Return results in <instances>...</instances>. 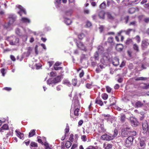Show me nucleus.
I'll return each instance as SVG.
<instances>
[{
  "instance_id": "16",
  "label": "nucleus",
  "mask_w": 149,
  "mask_h": 149,
  "mask_svg": "<svg viewBox=\"0 0 149 149\" xmlns=\"http://www.w3.org/2000/svg\"><path fill=\"white\" fill-rule=\"evenodd\" d=\"M112 63L113 65L115 66L118 65L119 64L118 59L116 57L114 58L113 60Z\"/></svg>"
},
{
  "instance_id": "51",
  "label": "nucleus",
  "mask_w": 149,
  "mask_h": 149,
  "mask_svg": "<svg viewBox=\"0 0 149 149\" xmlns=\"http://www.w3.org/2000/svg\"><path fill=\"white\" fill-rule=\"evenodd\" d=\"M107 92L108 93H110L111 91V88L109 86H107L106 87Z\"/></svg>"
},
{
  "instance_id": "56",
  "label": "nucleus",
  "mask_w": 149,
  "mask_h": 149,
  "mask_svg": "<svg viewBox=\"0 0 149 149\" xmlns=\"http://www.w3.org/2000/svg\"><path fill=\"white\" fill-rule=\"evenodd\" d=\"M77 83V80L76 79H72V84L74 86H76Z\"/></svg>"
},
{
  "instance_id": "21",
  "label": "nucleus",
  "mask_w": 149,
  "mask_h": 149,
  "mask_svg": "<svg viewBox=\"0 0 149 149\" xmlns=\"http://www.w3.org/2000/svg\"><path fill=\"white\" fill-rule=\"evenodd\" d=\"M123 47L122 45L119 44L117 45L116 47V49L117 51H121L122 50Z\"/></svg>"
},
{
  "instance_id": "59",
  "label": "nucleus",
  "mask_w": 149,
  "mask_h": 149,
  "mask_svg": "<svg viewBox=\"0 0 149 149\" xmlns=\"http://www.w3.org/2000/svg\"><path fill=\"white\" fill-rule=\"evenodd\" d=\"M22 38L24 41H26L27 40V36L26 35H24L22 36Z\"/></svg>"
},
{
  "instance_id": "57",
  "label": "nucleus",
  "mask_w": 149,
  "mask_h": 149,
  "mask_svg": "<svg viewBox=\"0 0 149 149\" xmlns=\"http://www.w3.org/2000/svg\"><path fill=\"white\" fill-rule=\"evenodd\" d=\"M81 139L84 141H86L87 140L86 136L85 135L82 136H81Z\"/></svg>"
},
{
  "instance_id": "30",
  "label": "nucleus",
  "mask_w": 149,
  "mask_h": 149,
  "mask_svg": "<svg viewBox=\"0 0 149 149\" xmlns=\"http://www.w3.org/2000/svg\"><path fill=\"white\" fill-rule=\"evenodd\" d=\"M32 50V49L30 47L27 48V51L25 53L26 56H29Z\"/></svg>"
},
{
  "instance_id": "45",
  "label": "nucleus",
  "mask_w": 149,
  "mask_h": 149,
  "mask_svg": "<svg viewBox=\"0 0 149 149\" xmlns=\"http://www.w3.org/2000/svg\"><path fill=\"white\" fill-rule=\"evenodd\" d=\"M132 30H133L132 29H129L126 31H124L125 32L126 34L129 35L131 31Z\"/></svg>"
},
{
  "instance_id": "50",
  "label": "nucleus",
  "mask_w": 149,
  "mask_h": 149,
  "mask_svg": "<svg viewBox=\"0 0 149 149\" xmlns=\"http://www.w3.org/2000/svg\"><path fill=\"white\" fill-rule=\"evenodd\" d=\"M73 134H71L70 135V138L69 139V140L70 142H73Z\"/></svg>"
},
{
  "instance_id": "3",
  "label": "nucleus",
  "mask_w": 149,
  "mask_h": 149,
  "mask_svg": "<svg viewBox=\"0 0 149 149\" xmlns=\"http://www.w3.org/2000/svg\"><path fill=\"white\" fill-rule=\"evenodd\" d=\"M118 134V131L117 129H115L113 131V134L112 136H110L105 134L102 135L101 137V139L103 140L109 141L114 139Z\"/></svg>"
},
{
  "instance_id": "2",
  "label": "nucleus",
  "mask_w": 149,
  "mask_h": 149,
  "mask_svg": "<svg viewBox=\"0 0 149 149\" xmlns=\"http://www.w3.org/2000/svg\"><path fill=\"white\" fill-rule=\"evenodd\" d=\"M8 18L9 21L8 23L5 24L4 26L6 29L10 30L14 26L13 23L15 20L16 17L14 15H10Z\"/></svg>"
},
{
  "instance_id": "17",
  "label": "nucleus",
  "mask_w": 149,
  "mask_h": 149,
  "mask_svg": "<svg viewBox=\"0 0 149 149\" xmlns=\"http://www.w3.org/2000/svg\"><path fill=\"white\" fill-rule=\"evenodd\" d=\"M105 14V12L104 11L101 10L98 13V16L100 18L104 19V18Z\"/></svg>"
},
{
  "instance_id": "8",
  "label": "nucleus",
  "mask_w": 149,
  "mask_h": 149,
  "mask_svg": "<svg viewBox=\"0 0 149 149\" xmlns=\"http://www.w3.org/2000/svg\"><path fill=\"white\" fill-rule=\"evenodd\" d=\"M17 7L20 10V11L18 12V13L20 16L22 15V14L23 13H24L25 15L26 14V13L25 10L22 6L20 5H18L17 6Z\"/></svg>"
},
{
  "instance_id": "61",
  "label": "nucleus",
  "mask_w": 149,
  "mask_h": 149,
  "mask_svg": "<svg viewBox=\"0 0 149 149\" xmlns=\"http://www.w3.org/2000/svg\"><path fill=\"white\" fill-rule=\"evenodd\" d=\"M86 86L88 88H92V85L90 84H87L86 85Z\"/></svg>"
},
{
  "instance_id": "54",
  "label": "nucleus",
  "mask_w": 149,
  "mask_h": 149,
  "mask_svg": "<svg viewBox=\"0 0 149 149\" xmlns=\"http://www.w3.org/2000/svg\"><path fill=\"white\" fill-rule=\"evenodd\" d=\"M15 32L16 34L17 35L20 36V30L18 28H17L16 29Z\"/></svg>"
},
{
  "instance_id": "9",
  "label": "nucleus",
  "mask_w": 149,
  "mask_h": 149,
  "mask_svg": "<svg viewBox=\"0 0 149 149\" xmlns=\"http://www.w3.org/2000/svg\"><path fill=\"white\" fill-rule=\"evenodd\" d=\"M130 121L131 125L133 127H135L138 125V123L136 118H131Z\"/></svg>"
},
{
  "instance_id": "41",
  "label": "nucleus",
  "mask_w": 149,
  "mask_h": 149,
  "mask_svg": "<svg viewBox=\"0 0 149 149\" xmlns=\"http://www.w3.org/2000/svg\"><path fill=\"white\" fill-rule=\"evenodd\" d=\"M134 38L135 39L138 43H139L141 41L140 37L138 35L136 36Z\"/></svg>"
},
{
  "instance_id": "18",
  "label": "nucleus",
  "mask_w": 149,
  "mask_h": 149,
  "mask_svg": "<svg viewBox=\"0 0 149 149\" xmlns=\"http://www.w3.org/2000/svg\"><path fill=\"white\" fill-rule=\"evenodd\" d=\"M106 14L107 16V18L109 20H112L114 19V17L111 15L110 13L109 12H107Z\"/></svg>"
},
{
  "instance_id": "47",
  "label": "nucleus",
  "mask_w": 149,
  "mask_h": 149,
  "mask_svg": "<svg viewBox=\"0 0 149 149\" xmlns=\"http://www.w3.org/2000/svg\"><path fill=\"white\" fill-rule=\"evenodd\" d=\"M72 13V10H70L66 12V14L68 16H70Z\"/></svg>"
},
{
  "instance_id": "39",
  "label": "nucleus",
  "mask_w": 149,
  "mask_h": 149,
  "mask_svg": "<svg viewBox=\"0 0 149 149\" xmlns=\"http://www.w3.org/2000/svg\"><path fill=\"white\" fill-rule=\"evenodd\" d=\"M78 36L79 39H82L84 37L85 35L83 33H81L79 34Z\"/></svg>"
},
{
  "instance_id": "33",
  "label": "nucleus",
  "mask_w": 149,
  "mask_h": 149,
  "mask_svg": "<svg viewBox=\"0 0 149 149\" xmlns=\"http://www.w3.org/2000/svg\"><path fill=\"white\" fill-rule=\"evenodd\" d=\"M147 79L146 77H137L135 78V79L136 81L138 80H145Z\"/></svg>"
},
{
  "instance_id": "55",
  "label": "nucleus",
  "mask_w": 149,
  "mask_h": 149,
  "mask_svg": "<svg viewBox=\"0 0 149 149\" xmlns=\"http://www.w3.org/2000/svg\"><path fill=\"white\" fill-rule=\"evenodd\" d=\"M36 65L37 69H40L42 66V65L40 63L36 64Z\"/></svg>"
},
{
  "instance_id": "31",
  "label": "nucleus",
  "mask_w": 149,
  "mask_h": 149,
  "mask_svg": "<svg viewBox=\"0 0 149 149\" xmlns=\"http://www.w3.org/2000/svg\"><path fill=\"white\" fill-rule=\"evenodd\" d=\"M102 98L104 100H106L108 98V95L106 93H103L101 95Z\"/></svg>"
},
{
  "instance_id": "52",
  "label": "nucleus",
  "mask_w": 149,
  "mask_h": 149,
  "mask_svg": "<svg viewBox=\"0 0 149 149\" xmlns=\"http://www.w3.org/2000/svg\"><path fill=\"white\" fill-rule=\"evenodd\" d=\"M104 58H107L106 57H103V58L101 59L100 61L103 64L105 63L106 60L104 59Z\"/></svg>"
},
{
  "instance_id": "4",
  "label": "nucleus",
  "mask_w": 149,
  "mask_h": 149,
  "mask_svg": "<svg viewBox=\"0 0 149 149\" xmlns=\"http://www.w3.org/2000/svg\"><path fill=\"white\" fill-rule=\"evenodd\" d=\"M6 40L9 42L10 44L11 45H17L19 42V38L14 36L7 37Z\"/></svg>"
},
{
  "instance_id": "35",
  "label": "nucleus",
  "mask_w": 149,
  "mask_h": 149,
  "mask_svg": "<svg viewBox=\"0 0 149 149\" xmlns=\"http://www.w3.org/2000/svg\"><path fill=\"white\" fill-rule=\"evenodd\" d=\"M71 145L72 143L69 141H67L65 143V147L67 148H69Z\"/></svg>"
},
{
  "instance_id": "32",
  "label": "nucleus",
  "mask_w": 149,
  "mask_h": 149,
  "mask_svg": "<svg viewBox=\"0 0 149 149\" xmlns=\"http://www.w3.org/2000/svg\"><path fill=\"white\" fill-rule=\"evenodd\" d=\"M125 116L123 114H121L120 115V120L122 122L125 121Z\"/></svg>"
},
{
  "instance_id": "24",
  "label": "nucleus",
  "mask_w": 149,
  "mask_h": 149,
  "mask_svg": "<svg viewBox=\"0 0 149 149\" xmlns=\"http://www.w3.org/2000/svg\"><path fill=\"white\" fill-rule=\"evenodd\" d=\"M95 103H96L100 105L101 106H102L103 104L102 101L101 100H100L99 98H97L95 100Z\"/></svg>"
},
{
  "instance_id": "37",
  "label": "nucleus",
  "mask_w": 149,
  "mask_h": 149,
  "mask_svg": "<svg viewBox=\"0 0 149 149\" xmlns=\"http://www.w3.org/2000/svg\"><path fill=\"white\" fill-rule=\"evenodd\" d=\"M106 7V4L105 1L102 3L100 6V8L102 9H104Z\"/></svg>"
},
{
  "instance_id": "6",
  "label": "nucleus",
  "mask_w": 149,
  "mask_h": 149,
  "mask_svg": "<svg viewBox=\"0 0 149 149\" xmlns=\"http://www.w3.org/2000/svg\"><path fill=\"white\" fill-rule=\"evenodd\" d=\"M143 129L145 132H147L149 134V125H148L146 120H144L142 123Z\"/></svg>"
},
{
  "instance_id": "25",
  "label": "nucleus",
  "mask_w": 149,
  "mask_h": 149,
  "mask_svg": "<svg viewBox=\"0 0 149 149\" xmlns=\"http://www.w3.org/2000/svg\"><path fill=\"white\" fill-rule=\"evenodd\" d=\"M61 76H57V77L54 79V80L55 82V83H56L59 82L61 81Z\"/></svg>"
},
{
  "instance_id": "58",
  "label": "nucleus",
  "mask_w": 149,
  "mask_h": 149,
  "mask_svg": "<svg viewBox=\"0 0 149 149\" xmlns=\"http://www.w3.org/2000/svg\"><path fill=\"white\" fill-rule=\"evenodd\" d=\"M65 134L68 133L69 132V126L68 125V124H67V125L66 126V128L65 129Z\"/></svg>"
},
{
  "instance_id": "12",
  "label": "nucleus",
  "mask_w": 149,
  "mask_h": 149,
  "mask_svg": "<svg viewBox=\"0 0 149 149\" xmlns=\"http://www.w3.org/2000/svg\"><path fill=\"white\" fill-rule=\"evenodd\" d=\"M104 117H107L105 118V119L107 120L109 123H113V121L114 119L111 117L108 116L107 115H104Z\"/></svg>"
},
{
  "instance_id": "48",
  "label": "nucleus",
  "mask_w": 149,
  "mask_h": 149,
  "mask_svg": "<svg viewBox=\"0 0 149 149\" xmlns=\"http://www.w3.org/2000/svg\"><path fill=\"white\" fill-rule=\"evenodd\" d=\"M123 2L126 5L131 4V3H130V2H129V0H124L123 1Z\"/></svg>"
},
{
  "instance_id": "19",
  "label": "nucleus",
  "mask_w": 149,
  "mask_h": 149,
  "mask_svg": "<svg viewBox=\"0 0 149 149\" xmlns=\"http://www.w3.org/2000/svg\"><path fill=\"white\" fill-rule=\"evenodd\" d=\"M112 147V145L109 143H104L103 144V148L105 149H110Z\"/></svg>"
},
{
  "instance_id": "15",
  "label": "nucleus",
  "mask_w": 149,
  "mask_h": 149,
  "mask_svg": "<svg viewBox=\"0 0 149 149\" xmlns=\"http://www.w3.org/2000/svg\"><path fill=\"white\" fill-rule=\"evenodd\" d=\"M149 44L148 42L146 40H144L142 42L141 46L143 49L146 48Z\"/></svg>"
},
{
  "instance_id": "5",
  "label": "nucleus",
  "mask_w": 149,
  "mask_h": 149,
  "mask_svg": "<svg viewBox=\"0 0 149 149\" xmlns=\"http://www.w3.org/2000/svg\"><path fill=\"white\" fill-rule=\"evenodd\" d=\"M74 41L76 43L77 46L79 48L82 50L86 51V46L82 42L77 41L76 39H74Z\"/></svg>"
},
{
  "instance_id": "46",
  "label": "nucleus",
  "mask_w": 149,
  "mask_h": 149,
  "mask_svg": "<svg viewBox=\"0 0 149 149\" xmlns=\"http://www.w3.org/2000/svg\"><path fill=\"white\" fill-rule=\"evenodd\" d=\"M44 146L45 147V149H50L49 146V144L47 142H45L44 143Z\"/></svg>"
},
{
  "instance_id": "62",
  "label": "nucleus",
  "mask_w": 149,
  "mask_h": 149,
  "mask_svg": "<svg viewBox=\"0 0 149 149\" xmlns=\"http://www.w3.org/2000/svg\"><path fill=\"white\" fill-rule=\"evenodd\" d=\"M54 68L55 70H60L62 68V67H61L54 66Z\"/></svg>"
},
{
  "instance_id": "49",
  "label": "nucleus",
  "mask_w": 149,
  "mask_h": 149,
  "mask_svg": "<svg viewBox=\"0 0 149 149\" xmlns=\"http://www.w3.org/2000/svg\"><path fill=\"white\" fill-rule=\"evenodd\" d=\"M13 134V130H12L11 131H10V132H9L8 133L6 134V136L7 137H8L9 136H12Z\"/></svg>"
},
{
  "instance_id": "23",
  "label": "nucleus",
  "mask_w": 149,
  "mask_h": 149,
  "mask_svg": "<svg viewBox=\"0 0 149 149\" xmlns=\"http://www.w3.org/2000/svg\"><path fill=\"white\" fill-rule=\"evenodd\" d=\"M139 11V9L136 8H131L129 10V13L130 14H132L136 11Z\"/></svg>"
},
{
  "instance_id": "20",
  "label": "nucleus",
  "mask_w": 149,
  "mask_h": 149,
  "mask_svg": "<svg viewBox=\"0 0 149 149\" xmlns=\"http://www.w3.org/2000/svg\"><path fill=\"white\" fill-rule=\"evenodd\" d=\"M144 103L142 102L138 101L136 102L135 104V107L136 108L141 107L143 106Z\"/></svg>"
},
{
  "instance_id": "42",
  "label": "nucleus",
  "mask_w": 149,
  "mask_h": 149,
  "mask_svg": "<svg viewBox=\"0 0 149 149\" xmlns=\"http://www.w3.org/2000/svg\"><path fill=\"white\" fill-rule=\"evenodd\" d=\"M95 59L96 60H98L99 59V54L97 52H96L94 54Z\"/></svg>"
},
{
  "instance_id": "26",
  "label": "nucleus",
  "mask_w": 149,
  "mask_h": 149,
  "mask_svg": "<svg viewBox=\"0 0 149 149\" xmlns=\"http://www.w3.org/2000/svg\"><path fill=\"white\" fill-rule=\"evenodd\" d=\"M47 83L48 84L50 85L53 84H55V82L54 81V79L51 78L49 79L47 81Z\"/></svg>"
},
{
  "instance_id": "11",
  "label": "nucleus",
  "mask_w": 149,
  "mask_h": 149,
  "mask_svg": "<svg viewBox=\"0 0 149 149\" xmlns=\"http://www.w3.org/2000/svg\"><path fill=\"white\" fill-rule=\"evenodd\" d=\"M20 20L22 22L26 24L29 23L31 22V21L29 19L24 17H22Z\"/></svg>"
},
{
  "instance_id": "44",
  "label": "nucleus",
  "mask_w": 149,
  "mask_h": 149,
  "mask_svg": "<svg viewBox=\"0 0 149 149\" xmlns=\"http://www.w3.org/2000/svg\"><path fill=\"white\" fill-rule=\"evenodd\" d=\"M61 0H55V2L54 3L56 6L57 7H58V5L61 3Z\"/></svg>"
},
{
  "instance_id": "29",
  "label": "nucleus",
  "mask_w": 149,
  "mask_h": 149,
  "mask_svg": "<svg viewBox=\"0 0 149 149\" xmlns=\"http://www.w3.org/2000/svg\"><path fill=\"white\" fill-rule=\"evenodd\" d=\"M35 131V130H31L29 133V137H30L33 136L36 133Z\"/></svg>"
},
{
  "instance_id": "13",
  "label": "nucleus",
  "mask_w": 149,
  "mask_h": 149,
  "mask_svg": "<svg viewBox=\"0 0 149 149\" xmlns=\"http://www.w3.org/2000/svg\"><path fill=\"white\" fill-rule=\"evenodd\" d=\"M145 142L143 140L141 141L139 143V145H138V147L139 149H143L145 147Z\"/></svg>"
},
{
  "instance_id": "64",
  "label": "nucleus",
  "mask_w": 149,
  "mask_h": 149,
  "mask_svg": "<svg viewBox=\"0 0 149 149\" xmlns=\"http://www.w3.org/2000/svg\"><path fill=\"white\" fill-rule=\"evenodd\" d=\"M91 23L90 22H87L86 23V25L87 27H89L91 26Z\"/></svg>"
},
{
  "instance_id": "7",
  "label": "nucleus",
  "mask_w": 149,
  "mask_h": 149,
  "mask_svg": "<svg viewBox=\"0 0 149 149\" xmlns=\"http://www.w3.org/2000/svg\"><path fill=\"white\" fill-rule=\"evenodd\" d=\"M134 137L132 136H130L126 139L125 142V145L127 147L131 146L134 140Z\"/></svg>"
},
{
  "instance_id": "28",
  "label": "nucleus",
  "mask_w": 149,
  "mask_h": 149,
  "mask_svg": "<svg viewBox=\"0 0 149 149\" xmlns=\"http://www.w3.org/2000/svg\"><path fill=\"white\" fill-rule=\"evenodd\" d=\"M65 23L67 25L70 24L72 23V21L70 19L68 18H65L64 19Z\"/></svg>"
},
{
  "instance_id": "27",
  "label": "nucleus",
  "mask_w": 149,
  "mask_h": 149,
  "mask_svg": "<svg viewBox=\"0 0 149 149\" xmlns=\"http://www.w3.org/2000/svg\"><path fill=\"white\" fill-rule=\"evenodd\" d=\"M141 87L143 89H147L149 88V84H143L141 85Z\"/></svg>"
},
{
  "instance_id": "36",
  "label": "nucleus",
  "mask_w": 149,
  "mask_h": 149,
  "mask_svg": "<svg viewBox=\"0 0 149 149\" xmlns=\"http://www.w3.org/2000/svg\"><path fill=\"white\" fill-rule=\"evenodd\" d=\"M129 134V132L128 131L125 130L123 131L122 133L123 135L124 136H126Z\"/></svg>"
},
{
  "instance_id": "38",
  "label": "nucleus",
  "mask_w": 149,
  "mask_h": 149,
  "mask_svg": "<svg viewBox=\"0 0 149 149\" xmlns=\"http://www.w3.org/2000/svg\"><path fill=\"white\" fill-rule=\"evenodd\" d=\"M111 100L112 101H114L111 103V104L112 105H113L115 104L116 103V101L115 100V98L114 97L112 96L111 98L110 99V102H111Z\"/></svg>"
},
{
  "instance_id": "43",
  "label": "nucleus",
  "mask_w": 149,
  "mask_h": 149,
  "mask_svg": "<svg viewBox=\"0 0 149 149\" xmlns=\"http://www.w3.org/2000/svg\"><path fill=\"white\" fill-rule=\"evenodd\" d=\"M133 47L134 49L136 51H139L138 47L136 44H135L133 45Z\"/></svg>"
},
{
  "instance_id": "63",
  "label": "nucleus",
  "mask_w": 149,
  "mask_h": 149,
  "mask_svg": "<svg viewBox=\"0 0 149 149\" xmlns=\"http://www.w3.org/2000/svg\"><path fill=\"white\" fill-rule=\"evenodd\" d=\"M141 0H136L134 1H132V3L134 4H136L139 3Z\"/></svg>"
},
{
  "instance_id": "53",
  "label": "nucleus",
  "mask_w": 149,
  "mask_h": 149,
  "mask_svg": "<svg viewBox=\"0 0 149 149\" xmlns=\"http://www.w3.org/2000/svg\"><path fill=\"white\" fill-rule=\"evenodd\" d=\"M31 146L32 147H36L37 146V143L34 142H32L31 143Z\"/></svg>"
},
{
  "instance_id": "10",
  "label": "nucleus",
  "mask_w": 149,
  "mask_h": 149,
  "mask_svg": "<svg viewBox=\"0 0 149 149\" xmlns=\"http://www.w3.org/2000/svg\"><path fill=\"white\" fill-rule=\"evenodd\" d=\"M99 132L100 133L102 132H105L106 131L104 127V126L103 124H101L100 126L98 129Z\"/></svg>"
},
{
  "instance_id": "34",
  "label": "nucleus",
  "mask_w": 149,
  "mask_h": 149,
  "mask_svg": "<svg viewBox=\"0 0 149 149\" xmlns=\"http://www.w3.org/2000/svg\"><path fill=\"white\" fill-rule=\"evenodd\" d=\"M63 83L69 86L71 85L70 82L67 79L64 80L63 81Z\"/></svg>"
},
{
  "instance_id": "40",
  "label": "nucleus",
  "mask_w": 149,
  "mask_h": 149,
  "mask_svg": "<svg viewBox=\"0 0 149 149\" xmlns=\"http://www.w3.org/2000/svg\"><path fill=\"white\" fill-rule=\"evenodd\" d=\"M132 40L131 39L128 38L127 40L125 42V44L128 45L132 43Z\"/></svg>"
},
{
  "instance_id": "22",
  "label": "nucleus",
  "mask_w": 149,
  "mask_h": 149,
  "mask_svg": "<svg viewBox=\"0 0 149 149\" xmlns=\"http://www.w3.org/2000/svg\"><path fill=\"white\" fill-rule=\"evenodd\" d=\"M8 129V125L6 124H5L0 129V132H3V130H6Z\"/></svg>"
},
{
  "instance_id": "1",
  "label": "nucleus",
  "mask_w": 149,
  "mask_h": 149,
  "mask_svg": "<svg viewBox=\"0 0 149 149\" xmlns=\"http://www.w3.org/2000/svg\"><path fill=\"white\" fill-rule=\"evenodd\" d=\"M80 107V105L78 100L77 99L76 97H74L72 101V104L70 110V112H71L72 110H74V115L76 116H77L79 115V108Z\"/></svg>"
},
{
  "instance_id": "60",
  "label": "nucleus",
  "mask_w": 149,
  "mask_h": 149,
  "mask_svg": "<svg viewBox=\"0 0 149 149\" xmlns=\"http://www.w3.org/2000/svg\"><path fill=\"white\" fill-rule=\"evenodd\" d=\"M5 69L4 68H2L1 70V73L2 74V75L3 76H4L5 75Z\"/></svg>"
},
{
  "instance_id": "14",
  "label": "nucleus",
  "mask_w": 149,
  "mask_h": 149,
  "mask_svg": "<svg viewBox=\"0 0 149 149\" xmlns=\"http://www.w3.org/2000/svg\"><path fill=\"white\" fill-rule=\"evenodd\" d=\"M15 132L16 133L17 136L20 139H24V136L23 133L18 131L17 130H15Z\"/></svg>"
}]
</instances>
